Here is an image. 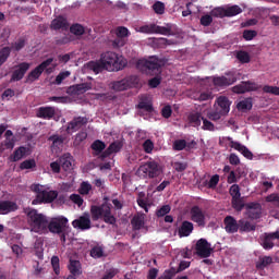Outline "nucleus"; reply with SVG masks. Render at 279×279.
<instances>
[{"mask_svg": "<svg viewBox=\"0 0 279 279\" xmlns=\"http://www.w3.org/2000/svg\"><path fill=\"white\" fill-rule=\"evenodd\" d=\"M59 162L61 165V169L63 171H73V166L75 165V159H73V156L70 153L64 154L59 158Z\"/></svg>", "mask_w": 279, "mask_h": 279, "instance_id": "16", "label": "nucleus"}, {"mask_svg": "<svg viewBox=\"0 0 279 279\" xmlns=\"http://www.w3.org/2000/svg\"><path fill=\"white\" fill-rule=\"evenodd\" d=\"M218 108L216 110H219L222 112V114H228L230 112V99L226 96H220L217 98Z\"/></svg>", "mask_w": 279, "mask_h": 279, "instance_id": "28", "label": "nucleus"}, {"mask_svg": "<svg viewBox=\"0 0 279 279\" xmlns=\"http://www.w3.org/2000/svg\"><path fill=\"white\" fill-rule=\"evenodd\" d=\"M202 119H204V117H202V112L192 111L187 116V123L191 128H199V125H202Z\"/></svg>", "mask_w": 279, "mask_h": 279, "instance_id": "23", "label": "nucleus"}, {"mask_svg": "<svg viewBox=\"0 0 279 279\" xmlns=\"http://www.w3.org/2000/svg\"><path fill=\"white\" fill-rule=\"evenodd\" d=\"M260 245L264 250H274V238L270 233H265V235L260 238Z\"/></svg>", "mask_w": 279, "mask_h": 279, "instance_id": "32", "label": "nucleus"}, {"mask_svg": "<svg viewBox=\"0 0 279 279\" xmlns=\"http://www.w3.org/2000/svg\"><path fill=\"white\" fill-rule=\"evenodd\" d=\"M73 228L78 230H90V218L88 216H81L72 222Z\"/></svg>", "mask_w": 279, "mask_h": 279, "instance_id": "24", "label": "nucleus"}, {"mask_svg": "<svg viewBox=\"0 0 279 279\" xmlns=\"http://www.w3.org/2000/svg\"><path fill=\"white\" fill-rule=\"evenodd\" d=\"M137 32L140 34H156V24L151 23L143 25L137 29Z\"/></svg>", "mask_w": 279, "mask_h": 279, "instance_id": "37", "label": "nucleus"}, {"mask_svg": "<svg viewBox=\"0 0 279 279\" xmlns=\"http://www.w3.org/2000/svg\"><path fill=\"white\" fill-rule=\"evenodd\" d=\"M36 168V160L34 159H26L20 165V169L25 170V169H34Z\"/></svg>", "mask_w": 279, "mask_h": 279, "instance_id": "49", "label": "nucleus"}, {"mask_svg": "<svg viewBox=\"0 0 279 279\" xmlns=\"http://www.w3.org/2000/svg\"><path fill=\"white\" fill-rule=\"evenodd\" d=\"M10 82H21L25 77V73L29 71V63L22 62L19 65H14Z\"/></svg>", "mask_w": 279, "mask_h": 279, "instance_id": "14", "label": "nucleus"}, {"mask_svg": "<svg viewBox=\"0 0 279 279\" xmlns=\"http://www.w3.org/2000/svg\"><path fill=\"white\" fill-rule=\"evenodd\" d=\"M47 228L51 234H58L61 243H66V230H69V219L64 216L51 218Z\"/></svg>", "mask_w": 279, "mask_h": 279, "instance_id": "5", "label": "nucleus"}, {"mask_svg": "<svg viewBox=\"0 0 279 279\" xmlns=\"http://www.w3.org/2000/svg\"><path fill=\"white\" fill-rule=\"evenodd\" d=\"M31 189L34 193H37L36 197L32 201L33 206H38V204H51L58 198V191L44 190L40 184H33Z\"/></svg>", "mask_w": 279, "mask_h": 279, "instance_id": "6", "label": "nucleus"}, {"mask_svg": "<svg viewBox=\"0 0 279 279\" xmlns=\"http://www.w3.org/2000/svg\"><path fill=\"white\" fill-rule=\"evenodd\" d=\"M29 151V148L25 146L17 147L13 154L10 156L11 162H19V160H22L25 158L26 154Z\"/></svg>", "mask_w": 279, "mask_h": 279, "instance_id": "27", "label": "nucleus"}, {"mask_svg": "<svg viewBox=\"0 0 279 279\" xmlns=\"http://www.w3.org/2000/svg\"><path fill=\"white\" fill-rule=\"evenodd\" d=\"M92 149L94 151H97L98 154H101V151H104V149H106V143L101 142V140H96L92 144Z\"/></svg>", "mask_w": 279, "mask_h": 279, "instance_id": "45", "label": "nucleus"}, {"mask_svg": "<svg viewBox=\"0 0 279 279\" xmlns=\"http://www.w3.org/2000/svg\"><path fill=\"white\" fill-rule=\"evenodd\" d=\"M226 141H229V147H231L232 149H235L236 151H240V153L243 149V147L245 146V145H242L239 142H234L232 140V137H226Z\"/></svg>", "mask_w": 279, "mask_h": 279, "instance_id": "55", "label": "nucleus"}, {"mask_svg": "<svg viewBox=\"0 0 279 279\" xmlns=\"http://www.w3.org/2000/svg\"><path fill=\"white\" fill-rule=\"evenodd\" d=\"M167 64V59L158 58L157 56L149 57L137 62L138 69L146 75H159L160 69Z\"/></svg>", "mask_w": 279, "mask_h": 279, "instance_id": "3", "label": "nucleus"}, {"mask_svg": "<svg viewBox=\"0 0 279 279\" xmlns=\"http://www.w3.org/2000/svg\"><path fill=\"white\" fill-rule=\"evenodd\" d=\"M236 82V75L232 72L226 73V76H214L213 84L218 88H225L226 86H232Z\"/></svg>", "mask_w": 279, "mask_h": 279, "instance_id": "11", "label": "nucleus"}, {"mask_svg": "<svg viewBox=\"0 0 279 279\" xmlns=\"http://www.w3.org/2000/svg\"><path fill=\"white\" fill-rule=\"evenodd\" d=\"M131 226L133 230H142V228H145V216L135 215L131 220Z\"/></svg>", "mask_w": 279, "mask_h": 279, "instance_id": "29", "label": "nucleus"}, {"mask_svg": "<svg viewBox=\"0 0 279 279\" xmlns=\"http://www.w3.org/2000/svg\"><path fill=\"white\" fill-rule=\"evenodd\" d=\"M141 80L136 75L126 76L120 81H113L110 84V87L116 93H121L123 90H129V88H136Z\"/></svg>", "mask_w": 279, "mask_h": 279, "instance_id": "8", "label": "nucleus"}, {"mask_svg": "<svg viewBox=\"0 0 279 279\" xmlns=\"http://www.w3.org/2000/svg\"><path fill=\"white\" fill-rule=\"evenodd\" d=\"M121 149H123V143L116 141L111 143L105 151H102L100 158L104 160V158H108L109 156H112V154H119Z\"/></svg>", "mask_w": 279, "mask_h": 279, "instance_id": "19", "label": "nucleus"}, {"mask_svg": "<svg viewBox=\"0 0 279 279\" xmlns=\"http://www.w3.org/2000/svg\"><path fill=\"white\" fill-rule=\"evenodd\" d=\"M203 126L202 130L208 131V132H215V124L210 122V120L206 118H202Z\"/></svg>", "mask_w": 279, "mask_h": 279, "instance_id": "54", "label": "nucleus"}, {"mask_svg": "<svg viewBox=\"0 0 279 279\" xmlns=\"http://www.w3.org/2000/svg\"><path fill=\"white\" fill-rule=\"evenodd\" d=\"M252 98H245L238 104V110H252Z\"/></svg>", "mask_w": 279, "mask_h": 279, "instance_id": "42", "label": "nucleus"}, {"mask_svg": "<svg viewBox=\"0 0 279 279\" xmlns=\"http://www.w3.org/2000/svg\"><path fill=\"white\" fill-rule=\"evenodd\" d=\"M101 256H104V248H101V246H94L90 250L92 258H101Z\"/></svg>", "mask_w": 279, "mask_h": 279, "instance_id": "53", "label": "nucleus"}, {"mask_svg": "<svg viewBox=\"0 0 279 279\" xmlns=\"http://www.w3.org/2000/svg\"><path fill=\"white\" fill-rule=\"evenodd\" d=\"M260 86L252 81L242 82L239 85L232 87V92L236 95H243L245 93H252L254 90H258Z\"/></svg>", "mask_w": 279, "mask_h": 279, "instance_id": "12", "label": "nucleus"}, {"mask_svg": "<svg viewBox=\"0 0 279 279\" xmlns=\"http://www.w3.org/2000/svg\"><path fill=\"white\" fill-rule=\"evenodd\" d=\"M155 34H160L161 36H173V26L171 24H166V26H159L156 24Z\"/></svg>", "mask_w": 279, "mask_h": 279, "instance_id": "31", "label": "nucleus"}, {"mask_svg": "<svg viewBox=\"0 0 279 279\" xmlns=\"http://www.w3.org/2000/svg\"><path fill=\"white\" fill-rule=\"evenodd\" d=\"M226 10V15L227 17H230V16H236L239 14H241L243 12V9H241V7L234 4L232 7H229Z\"/></svg>", "mask_w": 279, "mask_h": 279, "instance_id": "39", "label": "nucleus"}, {"mask_svg": "<svg viewBox=\"0 0 279 279\" xmlns=\"http://www.w3.org/2000/svg\"><path fill=\"white\" fill-rule=\"evenodd\" d=\"M196 253L201 258H208L213 254V247H210V243L206 239H199L196 242Z\"/></svg>", "mask_w": 279, "mask_h": 279, "instance_id": "13", "label": "nucleus"}, {"mask_svg": "<svg viewBox=\"0 0 279 279\" xmlns=\"http://www.w3.org/2000/svg\"><path fill=\"white\" fill-rule=\"evenodd\" d=\"M48 141L52 143L53 147H59V145L64 143V137L60 135H51Z\"/></svg>", "mask_w": 279, "mask_h": 279, "instance_id": "51", "label": "nucleus"}, {"mask_svg": "<svg viewBox=\"0 0 279 279\" xmlns=\"http://www.w3.org/2000/svg\"><path fill=\"white\" fill-rule=\"evenodd\" d=\"M263 93H267L268 95L279 96V87L278 86L265 85L263 87Z\"/></svg>", "mask_w": 279, "mask_h": 279, "instance_id": "52", "label": "nucleus"}, {"mask_svg": "<svg viewBox=\"0 0 279 279\" xmlns=\"http://www.w3.org/2000/svg\"><path fill=\"white\" fill-rule=\"evenodd\" d=\"M100 62L106 71H121L125 69L128 62L123 57H119L117 52L107 51L100 56Z\"/></svg>", "mask_w": 279, "mask_h": 279, "instance_id": "4", "label": "nucleus"}, {"mask_svg": "<svg viewBox=\"0 0 279 279\" xmlns=\"http://www.w3.org/2000/svg\"><path fill=\"white\" fill-rule=\"evenodd\" d=\"M272 263L274 257L264 255L258 257V259L255 263V267L257 271H264V269H267V267H269V265H272Z\"/></svg>", "mask_w": 279, "mask_h": 279, "instance_id": "22", "label": "nucleus"}, {"mask_svg": "<svg viewBox=\"0 0 279 279\" xmlns=\"http://www.w3.org/2000/svg\"><path fill=\"white\" fill-rule=\"evenodd\" d=\"M50 27L58 32L62 29V32H66L69 29V21L66 17L59 15L57 19L52 20Z\"/></svg>", "mask_w": 279, "mask_h": 279, "instance_id": "18", "label": "nucleus"}, {"mask_svg": "<svg viewBox=\"0 0 279 279\" xmlns=\"http://www.w3.org/2000/svg\"><path fill=\"white\" fill-rule=\"evenodd\" d=\"M75 90L78 95H84L86 90H90V84L88 83H82L75 86Z\"/></svg>", "mask_w": 279, "mask_h": 279, "instance_id": "56", "label": "nucleus"}, {"mask_svg": "<svg viewBox=\"0 0 279 279\" xmlns=\"http://www.w3.org/2000/svg\"><path fill=\"white\" fill-rule=\"evenodd\" d=\"M116 35H117V38H128L130 37L131 33H130V29H128V27L125 26H118L116 28Z\"/></svg>", "mask_w": 279, "mask_h": 279, "instance_id": "41", "label": "nucleus"}, {"mask_svg": "<svg viewBox=\"0 0 279 279\" xmlns=\"http://www.w3.org/2000/svg\"><path fill=\"white\" fill-rule=\"evenodd\" d=\"M53 62V58H48L47 60L43 61L39 65H37L33 71H31L27 75V82H36L41 75L43 72L51 73V63Z\"/></svg>", "mask_w": 279, "mask_h": 279, "instance_id": "9", "label": "nucleus"}, {"mask_svg": "<svg viewBox=\"0 0 279 279\" xmlns=\"http://www.w3.org/2000/svg\"><path fill=\"white\" fill-rule=\"evenodd\" d=\"M90 191H93V185H90V183L83 181L81 183V187L78 190V193L81 195H88V193H90Z\"/></svg>", "mask_w": 279, "mask_h": 279, "instance_id": "46", "label": "nucleus"}, {"mask_svg": "<svg viewBox=\"0 0 279 279\" xmlns=\"http://www.w3.org/2000/svg\"><path fill=\"white\" fill-rule=\"evenodd\" d=\"M185 148H186V140H177L173 143V149L175 151H182V149H185Z\"/></svg>", "mask_w": 279, "mask_h": 279, "instance_id": "58", "label": "nucleus"}, {"mask_svg": "<svg viewBox=\"0 0 279 279\" xmlns=\"http://www.w3.org/2000/svg\"><path fill=\"white\" fill-rule=\"evenodd\" d=\"M92 220L99 221L102 219L105 223L109 226H114L117 223V218L112 215V205L110 203H102L101 205H93L90 207Z\"/></svg>", "mask_w": 279, "mask_h": 279, "instance_id": "1", "label": "nucleus"}, {"mask_svg": "<svg viewBox=\"0 0 279 279\" xmlns=\"http://www.w3.org/2000/svg\"><path fill=\"white\" fill-rule=\"evenodd\" d=\"M231 206L236 210V213H241V210L245 208V202L241 196L238 198H231Z\"/></svg>", "mask_w": 279, "mask_h": 279, "instance_id": "36", "label": "nucleus"}, {"mask_svg": "<svg viewBox=\"0 0 279 279\" xmlns=\"http://www.w3.org/2000/svg\"><path fill=\"white\" fill-rule=\"evenodd\" d=\"M70 32L74 36H84L86 34V31L82 24H73L70 26Z\"/></svg>", "mask_w": 279, "mask_h": 279, "instance_id": "38", "label": "nucleus"}, {"mask_svg": "<svg viewBox=\"0 0 279 279\" xmlns=\"http://www.w3.org/2000/svg\"><path fill=\"white\" fill-rule=\"evenodd\" d=\"M153 10L155 14H162L165 12V3H162L161 1H156L153 4Z\"/></svg>", "mask_w": 279, "mask_h": 279, "instance_id": "61", "label": "nucleus"}, {"mask_svg": "<svg viewBox=\"0 0 279 279\" xmlns=\"http://www.w3.org/2000/svg\"><path fill=\"white\" fill-rule=\"evenodd\" d=\"M19 210V205L12 201L0 202V215H9V213H15Z\"/></svg>", "mask_w": 279, "mask_h": 279, "instance_id": "21", "label": "nucleus"}, {"mask_svg": "<svg viewBox=\"0 0 279 279\" xmlns=\"http://www.w3.org/2000/svg\"><path fill=\"white\" fill-rule=\"evenodd\" d=\"M69 270L72 276H81L82 264L80 263V260L71 259L69 265Z\"/></svg>", "mask_w": 279, "mask_h": 279, "instance_id": "33", "label": "nucleus"}, {"mask_svg": "<svg viewBox=\"0 0 279 279\" xmlns=\"http://www.w3.org/2000/svg\"><path fill=\"white\" fill-rule=\"evenodd\" d=\"M225 230L229 234H235V232H239V221L234 219L232 216H227L223 219Z\"/></svg>", "mask_w": 279, "mask_h": 279, "instance_id": "17", "label": "nucleus"}, {"mask_svg": "<svg viewBox=\"0 0 279 279\" xmlns=\"http://www.w3.org/2000/svg\"><path fill=\"white\" fill-rule=\"evenodd\" d=\"M210 15L215 19H226V9L223 7H217L210 11Z\"/></svg>", "mask_w": 279, "mask_h": 279, "instance_id": "40", "label": "nucleus"}, {"mask_svg": "<svg viewBox=\"0 0 279 279\" xmlns=\"http://www.w3.org/2000/svg\"><path fill=\"white\" fill-rule=\"evenodd\" d=\"M136 108L138 110H144V112H148V114H151V112H154V105L145 96H142L140 98V101H138Z\"/></svg>", "mask_w": 279, "mask_h": 279, "instance_id": "26", "label": "nucleus"}, {"mask_svg": "<svg viewBox=\"0 0 279 279\" xmlns=\"http://www.w3.org/2000/svg\"><path fill=\"white\" fill-rule=\"evenodd\" d=\"M213 24V15L211 14H205L201 17V25L203 27H209V25Z\"/></svg>", "mask_w": 279, "mask_h": 279, "instance_id": "59", "label": "nucleus"}, {"mask_svg": "<svg viewBox=\"0 0 279 279\" xmlns=\"http://www.w3.org/2000/svg\"><path fill=\"white\" fill-rule=\"evenodd\" d=\"M194 229H195V227H194L193 222L185 220L181 223V226L178 230V235L180 236V239H182L184 236H191Z\"/></svg>", "mask_w": 279, "mask_h": 279, "instance_id": "20", "label": "nucleus"}, {"mask_svg": "<svg viewBox=\"0 0 279 279\" xmlns=\"http://www.w3.org/2000/svg\"><path fill=\"white\" fill-rule=\"evenodd\" d=\"M229 193H230L232 199L239 198V197H241V187L239 186V184H233V185H231Z\"/></svg>", "mask_w": 279, "mask_h": 279, "instance_id": "50", "label": "nucleus"}, {"mask_svg": "<svg viewBox=\"0 0 279 279\" xmlns=\"http://www.w3.org/2000/svg\"><path fill=\"white\" fill-rule=\"evenodd\" d=\"M238 226H239L238 230H240V232H252L256 230V227L252 226V223L245 219H240L238 221Z\"/></svg>", "mask_w": 279, "mask_h": 279, "instance_id": "34", "label": "nucleus"}, {"mask_svg": "<svg viewBox=\"0 0 279 279\" xmlns=\"http://www.w3.org/2000/svg\"><path fill=\"white\" fill-rule=\"evenodd\" d=\"M137 175H140V178H145L146 180H154V178L162 175V167H160L159 162L154 160L147 161L140 166Z\"/></svg>", "mask_w": 279, "mask_h": 279, "instance_id": "7", "label": "nucleus"}, {"mask_svg": "<svg viewBox=\"0 0 279 279\" xmlns=\"http://www.w3.org/2000/svg\"><path fill=\"white\" fill-rule=\"evenodd\" d=\"M88 123V118L76 117L71 122L68 123L66 132H77L81 128H84Z\"/></svg>", "mask_w": 279, "mask_h": 279, "instance_id": "15", "label": "nucleus"}, {"mask_svg": "<svg viewBox=\"0 0 279 279\" xmlns=\"http://www.w3.org/2000/svg\"><path fill=\"white\" fill-rule=\"evenodd\" d=\"M12 53V48L11 47H3L0 49V66H3L8 62V58H10Z\"/></svg>", "mask_w": 279, "mask_h": 279, "instance_id": "35", "label": "nucleus"}, {"mask_svg": "<svg viewBox=\"0 0 279 279\" xmlns=\"http://www.w3.org/2000/svg\"><path fill=\"white\" fill-rule=\"evenodd\" d=\"M171 213V206L163 205L161 208L157 209L156 216L157 217H166V215H169Z\"/></svg>", "mask_w": 279, "mask_h": 279, "instance_id": "57", "label": "nucleus"}, {"mask_svg": "<svg viewBox=\"0 0 279 279\" xmlns=\"http://www.w3.org/2000/svg\"><path fill=\"white\" fill-rule=\"evenodd\" d=\"M51 266L56 274V276H60V257L52 256L51 257Z\"/></svg>", "mask_w": 279, "mask_h": 279, "instance_id": "47", "label": "nucleus"}, {"mask_svg": "<svg viewBox=\"0 0 279 279\" xmlns=\"http://www.w3.org/2000/svg\"><path fill=\"white\" fill-rule=\"evenodd\" d=\"M221 117L226 116L223 112L219 111V109L207 113V119H209V121H220Z\"/></svg>", "mask_w": 279, "mask_h": 279, "instance_id": "43", "label": "nucleus"}, {"mask_svg": "<svg viewBox=\"0 0 279 279\" xmlns=\"http://www.w3.org/2000/svg\"><path fill=\"white\" fill-rule=\"evenodd\" d=\"M37 117L38 119H46L47 121H50L52 117H56V108L53 107H40L37 110Z\"/></svg>", "mask_w": 279, "mask_h": 279, "instance_id": "25", "label": "nucleus"}, {"mask_svg": "<svg viewBox=\"0 0 279 279\" xmlns=\"http://www.w3.org/2000/svg\"><path fill=\"white\" fill-rule=\"evenodd\" d=\"M236 59L242 63V64H248L251 58H250V53L247 51H239L236 53Z\"/></svg>", "mask_w": 279, "mask_h": 279, "instance_id": "44", "label": "nucleus"}, {"mask_svg": "<svg viewBox=\"0 0 279 279\" xmlns=\"http://www.w3.org/2000/svg\"><path fill=\"white\" fill-rule=\"evenodd\" d=\"M25 215L32 232H46L48 226L47 216L39 214L38 210L32 208L25 209Z\"/></svg>", "mask_w": 279, "mask_h": 279, "instance_id": "2", "label": "nucleus"}, {"mask_svg": "<svg viewBox=\"0 0 279 279\" xmlns=\"http://www.w3.org/2000/svg\"><path fill=\"white\" fill-rule=\"evenodd\" d=\"M143 149L146 154H151V151H154V142H151V140H146L143 143Z\"/></svg>", "mask_w": 279, "mask_h": 279, "instance_id": "63", "label": "nucleus"}, {"mask_svg": "<svg viewBox=\"0 0 279 279\" xmlns=\"http://www.w3.org/2000/svg\"><path fill=\"white\" fill-rule=\"evenodd\" d=\"M266 202L276 204V206H279V194L272 193V194L266 196Z\"/></svg>", "mask_w": 279, "mask_h": 279, "instance_id": "64", "label": "nucleus"}, {"mask_svg": "<svg viewBox=\"0 0 279 279\" xmlns=\"http://www.w3.org/2000/svg\"><path fill=\"white\" fill-rule=\"evenodd\" d=\"M51 266L56 274V276H60V257L52 256L51 257Z\"/></svg>", "mask_w": 279, "mask_h": 279, "instance_id": "48", "label": "nucleus"}, {"mask_svg": "<svg viewBox=\"0 0 279 279\" xmlns=\"http://www.w3.org/2000/svg\"><path fill=\"white\" fill-rule=\"evenodd\" d=\"M71 75V72L69 71H64V72H60L57 77H56V81H54V84H62V82H64V80H66V77H69Z\"/></svg>", "mask_w": 279, "mask_h": 279, "instance_id": "60", "label": "nucleus"}, {"mask_svg": "<svg viewBox=\"0 0 279 279\" xmlns=\"http://www.w3.org/2000/svg\"><path fill=\"white\" fill-rule=\"evenodd\" d=\"M190 219L196 223L198 228H206V213L202 207L195 205L190 209Z\"/></svg>", "mask_w": 279, "mask_h": 279, "instance_id": "10", "label": "nucleus"}, {"mask_svg": "<svg viewBox=\"0 0 279 279\" xmlns=\"http://www.w3.org/2000/svg\"><path fill=\"white\" fill-rule=\"evenodd\" d=\"M69 199H71V202H73V204H76V206L82 207V205L84 204V198H82V196L80 194H72Z\"/></svg>", "mask_w": 279, "mask_h": 279, "instance_id": "62", "label": "nucleus"}, {"mask_svg": "<svg viewBox=\"0 0 279 279\" xmlns=\"http://www.w3.org/2000/svg\"><path fill=\"white\" fill-rule=\"evenodd\" d=\"M86 68L88 69V71H93V73H95L96 75L101 73V71H104V63H101V59L99 61H89L86 64Z\"/></svg>", "mask_w": 279, "mask_h": 279, "instance_id": "30", "label": "nucleus"}]
</instances>
